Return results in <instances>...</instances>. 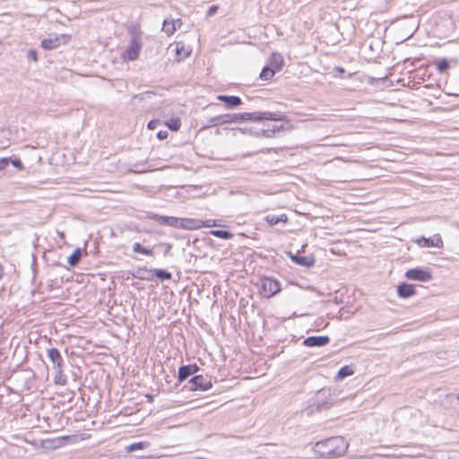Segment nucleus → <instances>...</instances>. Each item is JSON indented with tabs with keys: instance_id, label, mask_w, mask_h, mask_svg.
<instances>
[{
	"instance_id": "nucleus-1",
	"label": "nucleus",
	"mask_w": 459,
	"mask_h": 459,
	"mask_svg": "<svg viewBox=\"0 0 459 459\" xmlns=\"http://www.w3.org/2000/svg\"><path fill=\"white\" fill-rule=\"evenodd\" d=\"M349 447V443L344 437L336 436L317 442L314 450L320 456L331 459L343 455Z\"/></svg>"
},
{
	"instance_id": "nucleus-2",
	"label": "nucleus",
	"mask_w": 459,
	"mask_h": 459,
	"mask_svg": "<svg viewBox=\"0 0 459 459\" xmlns=\"http://www.w3.org/2000/svg\"><path fill=\"white\" fill-rule=\"evenodd\" d=\"M223 125L239 123L247 120L261 121L264 119L273 121H282L285 116L281 113L273 112H246L242 114H222Z\"/></svg>"
},
{
	"instance_id": "nucleus-3",
	"label": "nucleus",
	"mask_w": 459,
	"mask_h": 459,
	"mask_svg": "<svg viewBox=\"0 0 459 459\" xmlns=\"http://www.w3.org/2000/svg\"><path fill=\"white\" fill-rule=\"evenodd\" d=\"M143 48L142 31L133 29L130 31V41L127 48L121 54V58L127 61H134L139 56Z\"/></svg>"
},
{
	"instance_id": "nucleus-4",
	"label": "nucleus",
	"mask_w": 459,
	"mask_h": 459,
	"mask_svg": "<svg viewBox=\"0 0 459 459\" xmlns=\"http://www.w3.org/2000/svg\"><path fill=\"white\" fill-rule=\"evenodd\" d=\"M261 290L264 297L271 298L281 291V284L276 280L264 277L261 279Z\"/></svg>"
},
{
	"instance_id": "nucleus-5",
	"label": "nucleus",
	"mask_w": 459,
	"mask_h": 459,
	"mask_svg": "<svg viewBox=\"0 0 459 459\" xmlns=\"http://www.w3.org/2000/svg\"><path fill=\"white\" fill-rule=\"evenodd\" d=\"M405 277L411 281H418L422 282H428L432 280V274L429 269L420 267L406 271Z\"/></svg>"
},
{
	"instance_id": "nucleus-6",
	"label": "nucleus",
	"mask_w": 459,
	"mask_h": 459,
	"mask_svg": "<svg viewBox=\"0 0 459 459\" xmlns=\"http://www.w3.org/2000/svg\"><path fill=\"white\" fill-rule=\"evenodd\" d=\"M191 385L189 390L191 391H207L212 386V377L208 376L197 375L191 378Z\"/></svg>"
},
{
	"instance_id": "nucleus-7",
	"label": "nucleus",
	"mask_w": 459,
	"mask_h": 459,
	"mask_svg": "<svg viewBox=\"0 0 459 459\" xmlns=\"http://www.w3.org/2000/svg\"><path fill=\"white\" fill-rule=\"evenodd\" d=\"M70 39L69 36L65 34H62L60 36L57 35H50L49 38L44 39L41 41V47L44 49H54L57 47H59L62 43H65Z\"/></svg>"
},
{
	"instance_id": "nucleus-8",
	"label": "nucleus",
	"mask_w": 459,
	"mask_h": 459,
	"mask_svg": "<svg viewBox=\"0 0 459 459\" xmlns=\"http://www.w3.org/2000/svg\"><path fill=\"white\" fill-rule=\"evenodd\" d=\"M415 242L417 243V245L419 247H441L443 246L442 238H441L440 235H438V234H436L432 238H428L421 237V238L416 239Z\"/></svg>"
},
{
	"instance_id": "nucleus-9",
	"label": "nucleus",
	"mask_w": 459,
	"mask_h": 459,
	"mask_svg": "<svg viewBox=\"0 0 459 459\" xmlns=\"http://www.w3.org/2000/svg\"><path fill=\"white\" fill-rule=\"evenodd\" d=\"M47 355L49 360L52 362L54 369L64 368V359L56 348L48 349Z\"/></svg>"
},
{
	"instance_id": "nucleus-10",
	"label": "nucleus",
	"mask_w": 459,
	"mask_h": 459,
	"mask_svg": "<svg viewBox=\"0 0 459 459\" xmlns=\"http://www.w3.org/2000/svg\"><path fill=\"white\" fill-rule=\"evenodd\" d=\"M330 342V338L326 335L309 336L303 341V344L307 347H323Z\"/></svg>"
},
{
	"instance_id": "nucleus-11",
	"label": "nucleus",
	"mask_w": 459,
	"mask_h": 459,
	"mask_svg": "<svg viewBox=\"0 0 459 459\" xmlns=\"http://www.w3.org/2000/svg\"><path fill=\"white\" fill-rule=\"evenodd\" d=\"M203 228V221L198 219L181 218L179 229L193 230Z\"/></svg>"
},
{
	"instance_id": "nucleus-12",
	"label": "nucleus",
	"mask_w": 459,
	"mask_h": 459,
	"mask_svg": "<svg viewBox=\"0 0 459 459\" xmlns=\"http://www.w3.org/2000/svg\"><path fill=\"white\" fill-rule=\"evenodd\" d=\"M217 100L225 103L227 108H235L242 104V100L238 96L218 95Z\"/></svg>"
},
{
	"instance_id": "nucleus-13",
	"label": "nucleus",
	"mask_w": 459,
	"mask_h": 459,
	"mask_svg": "<svg viewBox=\"0 0 459 459\" xmlns=\"http://www.w3.org/2000/svg\"><path fill=\"white\" fill-rule=\"evenodd\" d=\"M199 370L196 365H186L182 366L178 369V380L180 382L185 381L187 377L194 375Z\"/></svg>"
},
{
	"instance_id": "nucleus-14",
	"label": "nucleus",
	"mask_w": 459,
	"mask_h": 459,
	"mask_svg": "<svg viewBox=\"0 0 459 459\" xmlns=\"http://www.w3.org/2000/svg\"><path fill=\"white\" fill-rule=\"evenodd\" d=\"M176 22H179V24H182V21L180 19L177 20H169L166 19L163 22L162 24V31L165 32L168 36H171L175 33L177 30V25Z\"/></svg>"
},
{
	"instance_id": "nucleus-15",
	"label": "nucleus",
	"mask_w": 459,
	"mask_h": 459,
	"mask_svg": "<svg viewBox=\"0 0 459 459\" xmlns=\"http://www.w3.org/2000/svg\"><path fill=\"white\" fill-rule=\"evenodd\" d=\"M397 293L401 298H409L415 294V289L413 285L403 282L398 285Z\"/></svg>"
},
{
	"instance_id": "nucleus-16",
	"label": "nucleus",
	"mask_w": 459,
	"mask_h": 459,
	"mask_svg": "<svg viewBox=\"0 0 459 459\" xmlns=\"http://www.w3.org/2000/svg\"><path fill=\"white\" fill-rule=\"evenodd\" d=\"M264 220L270 225L274 226L278 223H286L288 221V216L285 213H281L280 215L275 214H268Z\"/></svg>"
},
{
	"instance_id": "nucleus-17",
	"label": "nucleus",
	"mask_w": 459,
	"mask_h": 459,
	"mask_svg": "<svg viewBox=\"0 0 459 459\" xmlns=\"http://www.w3.org/2000/svg\"><path fill=\"white\" fill-rule=\"evenodd\" d=\"M290 258L297 264L305 266V267H311L314 264V262L311 258H308L307 256H302L299 255H292L290 253Z\"/></svg>"
},
{
	"instance_id": "nucleus-18",
	"label": "nucleus",
	"mask_w": 459,
	"mask_h": 459,
	"mask_svg": "<svg viewBox=\"0 0 459 459\" xmlns=\"http://www.w3.org/2000/svg\"><path fill=\"white\" fill-rule=\"evenodd\" d=\"M270 67L273 68L275 71H279L283 65V57L279 53H273L269 59Z\"/></svg>"
},
{
	"instance_id": "nucleus-19",
	"label": "nucleus",
	"mask_w": 459,
	"mask_h": 459,
	"mask_svg": "<svg viewBox=\"0 0 459 459\" xmlns=\"http://www.w3.org/2000/svg\"><path fill=\"white\" fill-rule=\"evenodd\" d=\"M134 276L141 280L150 281L153 277V269L137 268Z\"/></svg>"
},
{
	"instance_id": "nucleus-20",
	"label": "nucleus",
	"mask_w": 459,
	"mask_h": 459,
	"mask_svg": "<svg viewBox=\"0 0 459 459\" xmlns=\"http://www.w3.org/2000/svg\"><path fill=\"white\" fill-rule=\"evenodd\" d=\"M150 445L151 444L148 441L136 442V443H133V444L127 446L126 447V450L128 453L134 452V451H136V450H143V449L148 448L150 446Z\"/></svg>"
},
{
	"instance_id": "nucleus-21",
	"label": "nucleus",
	"mask_w": 459,
	"mask_h": 459,
	"mask_svg": "<svg viewBox=\"0 0 459 459\" xmlns=\"http://www.w3.org/2000/svg\"><path fill=\"white\" fill-rule=\"evenodd\" d=\"M82 251L80 248H76L68 257V264L71 267H74L81 260Z\"/></svg>"
},
{
	"instance_id": "nucleus-22",
	"label": "nucleus",
	"mask_w": 459,
	"mask_h": 459,
	"mask_svg": "<svg viewBox=\"0 0 459 459\" xmlns=\"http://www.w3.org/2000/svg\"><path fill=\"white\" fill-rule=\"evenodd\" d=\"M56 372L54 383L59 385H65L67 383L66 377L64 374V368L54 369Z\"/></svg>"
},
{
	"instance_id": "nucleus-23",
	"label": "nucleus",
	"mask_w": 459,
	"mask_h": 459,
	"mask_svg": "<svg viewBox=\"0 0 459 459\" xmlns=\"http://www.w3.org/2000/svg\"><path fill=\"white\" fill-rule=\"evenodd\" d=\"M222 125H223L222 117H221V115H218V116L209 118L207 124L203 126V129L218 126H222Z\"/></svg>"
},
{
	"instance_id": "nucleus-24",
	"label": "nucleus",
	"mask_w": 459,
	"mask_h": 459,
	"mask_svg": "<svg viewBox=\"0 0 459 459\" xmlns=\"http://www.w3.org/2000/svg\"><path fill=\"white\" fill-rule=\"evenodd\" d=\"M153 276H156L160 281H169L172 278V274L163 269H153Z\"/></svg>"
},
{
	"instance_id": "nucleus-25",
	"label": "nucleus",
	"mask_w": 459,
	"mask_h": 459,
	"mask_svg": "<svg viewBox=\"0 0 459 459\" xmlns=\"http://www.w3.org/2000/svg\"><path fill=\"white\" fill-rule=\"evenodd\" d=\"M275 70L270 66H265L263 68L262 72L260 73V78L264 81H269L272 79L275 74Z\"/></svg>"
},
{
	"instance_id": "nucleus-26",
	"label": "nucleus",
	"mask_w": 459,
	"mask_h": 459,
	"mask_svg": "<svg viewBox=\"0 0 459 459\" xmlns=\"http://www.w3.org/2000/svg\"><path fill=\"white\" fill-rule=\"evenodd\" d=\"M353 373L354 371L350 366H344L341 368L340 370L338 371L336 378L342 380L347 377L353 375Z\"/></svg>"
},
{
	"instance_id": "nucleus-27",
	"label": "nucleus",
	"mask_w": 459,
	"mask_h": 459,
	"mask_svg": "<svg viewBox=\"0 0 459 459\" xmlns=\"http://www.w3.org/2000/svg\"><path fill=\"white\" fill-rule=\"evenodd\" d=\"M211 234L214 237L223 238V239H230L233 238V234L228 230H214L211 231Z\"/></svg>"
},
{
	"instance_id": "nucleus-28",
	"label": "nucleus",
	"mask_w": 459,
	"mask_h": 459,
	"mask_svg": "<svg viewBox=\"0 0 459 459\" xmlns=\"http://www.w3.org/2000/svg\"><path fill=\"white\" fill-rule=\"evenodd\" d=\"M133 251L134 253H139V254H143V255H153V252L152 250L151 249H148L146 247H143L140 243L138 242H135L134 245H133Z\"/></svg>"
},
{
	"instance_id": "nucleus-29",
	"label": "nucleus",
	"mask_w": 459,
	"mask_h": 459,
	"mask_svg": "<svg viewBox=\"0 0 459 459\" xmlns=\"http://www.w3.org/2000/svg\"><path fill=\"white\" fill-rule=\"evenodd\" d=\"M165 124L171 131H178L181 126V121L178 117H172Z\"/></svg>"
},
{
	"instance_id": "nucleus-30",
	"label": "nucleus",
	"mask_w": 459,
	"mask_h": 459,
	"mask_svg": "<svg viewBox=\"0 0 459 459\" xmlns=\"http://www.w3.org/2000/svg\"><path fill=\"white\" fill-rule=\"evenodd\" d=\"M449 62L446 58H442L436 62V67L438 73H444L446 69L449 68Z\"/></svg>"
},
{
	"instance_id": "nucleus-31",
	"label": "nucleus",
	"mask_w": 459,
	"mask_h": 459,
	"mask_svg": "<svg viewBox=\"0 0 459 459\" xmlns=\"http://www.w3.org/2000/svg\"><path fill=\"white\" fill-rule=\"evenodd\" d=\"M148 218H150L152 220H154V221H159L161 224L168 225L169 216L159 215V214H156V213H150L148 215Z\"/></svg>"
},
{
	"instance_id": "nucleus-32",
	"label": "nucleus",
	"mask_w": 459,
	"mask_h": 459,
	"mask_svg": "<svg viewBox=\"0 0 459 459\" xmlns=\"http://www.w3.org/2000/svg\"><path fill=\"white\" fill-rule=\"evenodd\" d=\"M176 53L179 56V59L189 55V51L185 50L184 45L180 43H177Z\"/></svg>"
},
{
	"instance_id": "nucleus-33",
	"label": "nucleus",
	"mask_w": 459,
	"mask_h": 459,
	"mask_svg": "<svg viewBox=\"0 0 459 459\" xmlns=\"http://www.w3.org/2000/svg\"><path fill=\"white\" fill-rule=\"evenodd\" d=\"M282 128H283L282 126H273L272 129L263 130V134H262L264 135L265 137H272L276 131H280Z\"/></svg>"
},
{
	"instance_id": "nucleus-34",
	"label": "nucleus",
	"mask_w": 459,
	"mask_h": 459,
	"mask_svg": "<svg viewBox=\"0 0 459 459\" xmlns=\"http://www.w3.org/2000/svg\"><path fill=\"white\" fill-rule=\"evenodd\" d=\"M180 222H181V218L169 216L168 226L179 228Z\"/></svg>"
},
{
	"instance_id": "nucleus-35",
	"label": "nucleus",
	"mask_w": 459,
	"mask_h": 459,
	"mask_svg": "<svg viewBox=\"0 0 459 459\" xmlns=\"http://www.w3.org/2000/svg\"><path fill=\"white\" fill-rule=\"evenodd\" d=\"M152 95H153V92H152V91H145L143 93L134 95L133 97V100L139 99L141 100H146V99L150 98Z\"/></svg>"
},
{
	"instance_id": "nucleus-36",
	"label": "nucleus",
	"mask_w": 459,
	"mask_h": 459,
	"mask_svg": "<svg viewBox=\"0 0 459 459\" xmlns=\"http://www.w3.org/2000/svg\"><path fill=\"white\" fill-rule=\"evenodd\" d=\"M11 158L0 159V170H4L10 163Z\"/></svg>"
},
{
	"instance_id": "nucleus-37",
	"label": "nucleus",
	"mask_w": 459,
	"mask_h": 459,
	"mask_svg": "<svg viewBox=\"0 0 459 459\" xmlns=\"http://www.w3.org/2000/svg\"><path fill=\"white\" fill-rule=\"evenodd\" d=\"M10 163H12L15 168H17L19 170H22L23 169V165L21 161V160L19 159H14V160H12L11 159V161Z\"/></svg>"
},
{
	"instance_id": "nucleus-38",
	"label": "nucleus",
	"mask_w": 459,
	"mask_h": 459,
	"mask_svg": "<svg viewBox=\"0 0 459 459\" xmlns=\"http://www.w3.org/2000/svg\"><path fill=\"white\" fill-rule=\"evenodd\" d=\"M28 58L33 60L36 62L38 60L37 52L35 50H29L28 52Z\"/></svg>"
},
{
	"instance_id": "nucleus-39",
	"label": "nucleus",
	"mask_w": 459,
	"mask_h": 459,
	"mask_svg": "<svg viewBox=\"0 0 459 459\" xmlns=\"http://www.w3.org/2000/svg\"><path fill=\"white\" fill-rule=\"evenodd\" d=\"M168 132L167 131H159L158 134H157V137L158 139L160 140H165L168 138Z\"/></svg>"
},
{
	"instance_id": "nucleus-40",
	"label": "nucleus",
	"mask_w": 459,
	"mask_h": 459,
	"mask_svg": "<svg viewBox=\"0 0 459 459\" xmlns=\"http://www.w3.org/2000/svg\"><path fill=\"white\" fill-rule=\"evenodd\" d=\"M215 221L214 220H207L205 221H203V227H207V228H210V227H213L215 226Z\"/></svg>"
},
{
	"instance_id": "nucleus-41",
	"label": "nucleus",
	"mask_w": 459,
	"mask_h": 459,
	"mask_svg": "<svg viewBox=\"0 0 459 459\" xmlns=\"http://www.w3.org/2000/svg\"><path fill=\"white\" fill-rule=\"evenodd\" d=\"M160 124L159 120H151L149 123H148V128L149 129H155L156 126Z\"/></svg>"
},
{
	"instance_id": "nucleus-42",
	"label": "nucleus",
	"mask_w": 459,
	"mask_h": 459,
	"mask_svg": "<svg viewBox=\"0 0 459 459\" xmlns=\"http://www.w3.org/2000/svg\"><path fill=\"white\" fill-rule=\"evenodd\" d=\"M218 7L216 5H212L207 11V16H212L216 13Z\"/></svg>"
},
{
	"instance_id": "nucleus-43",
	"label": "nucleus",
	"mask_w": 459,
	"mask_h": 459,
	"mask_svg": "<svg viewBox=\"0 0 459 459\" xmlns=\"http://www.w3.org/2000/svg\"><path fill=\"white\" fill-rule=\"evenodd\" d=\"M326 393H328V391H326V390H325V389L320 390V391L317 393V394H316V399H318L320 395H324V396H325Z\"/></svg>"
},
{
	"instance_id": "nucleus-44",
	"label": "nucleus",
	"mask_w": 459,
	"mask_h": 459,
	"mask_svg": "<svg viewBox=\"0 0 459 459\" xmlns=\"http://www.w3.org/2000/svg\"><path fill=\"white\" fill-rule=\"evenodd\" d=\"M3 272H4V269H3L2 264H0V279H1V278H2V276H3Z\"/></svg>"
},
{
	"instance_id": "nucleus-45",
	"label": "nucleus",
	"mask_w": 459,
	"mask_h": 459,
	"mask_svg": "<svg viewBox=\"0 0 459 459\" xmlns=\"http://www.w3.org/2000/svg\"><path fill=\"white\" fill-rule=\"evenodd\" d=\"M337 70L340 72V73H343L344 72V69L342 67H338Z\"/></svg>"
},
{
	"instance_id": "nucleus-46",
	"label": "nucleus",
	"mask_w": 459,
	"mask_h": 459,
	"mask_svg": "<svg viewBox=\"0 0 459 459\" xmlns=\"http://www.w3.org/2000/svg\"><path fill=\"white\" fill-rule=\"evenodd\" d=\"M171 248V246L169 244L167 245V251H169Z\"/></svg>"
},
{
	"instance_id": "nucleus-47",
	"label": "nucleus",
	"mask_w": 459,
	"mask_h": 459,
	"mask_svg": "<svg viewBox=\"0 0 459 459\" xmlns=\"http://www.w3.org/2000/svg\"><path fill=\"white\" fill-rule=\"evenodd\" d=\"M176 25H177V29L180 28V26H181V24H179V22H176Z\"/></svg>"
},
{
	"instance_id": "nucleus-48",
	"label": "nucleus",
	"mask_w": 459,
	"mask_h": 459,
	"mask_svg": "<svg viewBox=\"0 0 459 459\" xmlns=\"http://www.w3.org/2000/svg\"><path fill=\"white\" fill-rule=\"evenodd\" d=\"M457 399H459V395L457 396Z\"/></svg>"
}]
</instances>
